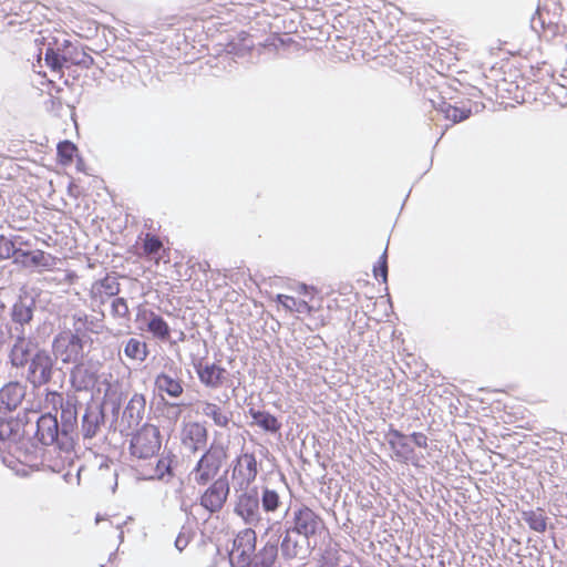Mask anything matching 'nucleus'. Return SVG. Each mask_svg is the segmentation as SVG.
I'll list each match as a JSON object with an SVG mask.
<instances>
[{
    "label": "nucleus",
    "mask_w": 567,
    "mask_h": 567,
    "mask_svg": "<svg viewBox=\"0 0 567 567\" xmlns=\"http://www.w3.org/2000/svg\"><path fill=\"white\" fill-rule=\"evenodd\" d=\"M44 61L60 79L64 75L63 68L90 69L94 64V59L78 41H71L64 31H56L52 37V41L45 50Z\"/></svg>",
    "instance_id": "1"
},
{
    "label": "nucleus",
    "mask_w": 567,
    "mask_h": 567,
    "mask_svg": "<svg viewBox=\"0 0 567 567\" xmlns=\"http://www.w3.org/2000/svg\"><path fill=\"white\" fill-rule=\"evenodd\" d=\"M257 535L251 528L240 530L234 539L229 553L233 567H271L278 555L276 544L267 543L256 553Z\"/></svg>",
    "instance_id": "2"
},
{
    "label": "nucleus",
    "mask_w": 567,
    "mask_h": 567,
    "mask_svg": "<svg viewBox=\"0 0 567 567\" xmlns=\"http://www.w3.org/2000/svg\"><path fill=\"white\" fill-rule=\"evenodd\" d=\"M295 291L300 298L279 293L276 296L275 301L280 303L287 311L307 313L312 319L315 329L327 326L330 321L329 317L322 315L316 316L320 305H318V307L313 305L315 289L300 284L296 287Z\"/></svg>",
    "instance_id": "3"
},
{
    "label": "nucleus",
    "mask_w": 567,
    "mask_h": 567,
    "mask_svg": "<svg viewBox=\"0 0 567 567\" xmlns=\"http://www.w3.org/2000/svg\"><path fill=\"white\" fill-rule=\"evenodd\" d=\"M161 434L156 425L144 424L131 440V454L137 458H152L161 449Z\"/></svg>",
    "instance_id": "4"
},
{
    "label": "nucleus",
    "mask_w": 567,
    "mask_h": 567,
    "mask_svg": "<svg viewBox=\"0 0 567 567\" xmlns=\"http://www.w3.org/2000/svg\"><path fill=\"white\" fill-rule=\"evenodd\" d=\"M292 523V532L307 539L317 536L324 528L322 517L306 505L295 509Z\"/></svg>",
    "instance_id": "5"
},
{
    "label": "nucleus",
    "mask_w": 567,
    "mask_h": 567,
    "mask_svg": "<svg viewBox=\"0 0 567 567\" xmlns=\"http://www.w3.org/2000/svg\"><path fill=\"white\" fill-rule=\"evenodd\" d=\"M258 475V463L252 453H243L235 460L231 472L233 484L238 489H248Z\"/></svg>",
    "instance_id": "6"
},
{
    "label": "nucleus",
    "mask_w": 567,
    "mask_h": 567,
    "mask_svg": "<svg viewBox=\"0 0 567 567\" xmlns=\"http://www.w3.org/2000/svg\"><path fill=\"white\" fill-rule=\"evenodd\" d=\"M60 259L44 250H22L18 249L14 262L24 268H35L39 271H52L56 268Z\"/></svg>",
    "instance_id": "7"
},
{
    "label": "nucleus",
    "mask_w": 567,
    "mask_h": 567,
    "mask_svg": "<svg viewBox=\"0 0 567 567\" xmlns=\"http://www.w3.org/2000/svg\"><path fill=\"white\" fill-rule=\"evenodd\" d=\"M241 493L238 495L235 504V513L243 518L248 525H257L261 520L259 509V498L256 488L239 489Z\"/></svg>",
    "instance_id": "8"
},
{
    "label": "nucleus",
    "mask_w": 567,
    "mask_h": 567,
    "mask_svg": "<svg viewBox=\"0 0 567 567\" xmlns=\"http://www.w3.org/2000/svg\"><path fill=\"white\" fill-rule=\"evenodd\" d=\"M228 494V483L223 480H216L202 494L200 505L209 513H217L224 507Z\"/></svg>",
    "instance_id": "9"
},
{
    "label": "nucleus",
    "mask_w": 567,
    "mask_h": 567,
    "mask_svg": "<svg viewBox=\"0 0 567 567\" xmlns=\"http://www.w3.org/2000/svg\"><path fill=\"white\" fill-rule=\"evenodd\" d=\"M208 440L207 427L198 421L186 422L181 431L182 444L192 452L206 446Z\"/></svg>",
    "instance_id": "10"
},
{
    "label": "nucleus",
    "mask_w": 567,
    "mask_h": 567,
    "mask_svg": "<svg viewBox=\"0 0 567 567\" xmlns=\"http://www.w3.org/2000/svg\"><path fill=\"white\" fill-rule=\"evenodd\" d=\"M52 361L45 352H38L31 360L28 371V380L34 386H41L51 380Z\"/></svg>",
    "instance_id": "11"
},
{
    "label": "nucleus",
    "mask_w": 567,
    "mask_h": 567,
    "mask_svg": "<svg viewBox=\"0 0 567 567\" xmlns=\"http://www.w3.org/2000/svg\"><path fill=\"white\" fill-rule=\"evenodd\" d=\"M195 370L199 381L212 389L220 388L227 379L226 369L216 363L199 362L195 365Z\"/></svg>",
    "instance_id": "12"
},
{
    "label": "nucleus",
    "mask_w": 567,
    "mask_h": 567,
    "mask_svg": "<svg viewBox=\"0 0 567 567\" xmlns=\"http://www.w3.org/2000/svg\"><path fill=\"white\" fill-rule=\"evenodd\" d=\"M120 290L121 285L117 278L106 275L92 284L90 298L100 305H104L109 298L116 296Z\"/></svg>",
    "instance_id": "13"
},
{
    "label": "nucleus",
    "mask_w": 567,
    "mask_h": 567,
    "mask_svg": "<svg viewBox=\"0 0 567 567\" xmlns=\"http://www.w3.org/2000/svg\"><path fill=\"white\" fill-rule=\"evenodd\" d=\"M59 435V424L55 414L47 412L37 422V439L44 445L54 443Z\"/></svg>",
    "instance_id": "14"
},
{
    "label": "nucleus",
    "mask_w": 567,
    "mask_h": 567,
    "mask_svg": "<svg viewBox=\"0 0 567 567\" xmlns=\"http://www.w3.org/2000/svg\"><path fill=\"white\" fill-rule=\"evenodd\" d=\"M143 255L158 265L161 261H169V248L164 247L161 238L154 234L146 233L143 239Z\"/></svg>",
    "instance_id": "15"
},
{
    "label": "nucleus",
    "mask_w": 567,
    "mask_h": 567,
    "mask_svg": "<svg viewBox=\"0 0 567 567\" xmlns=\"http://www.w3.org/2000/svg\"><path fill=\"white\" fill-rule=\"evenodd\" d=\"M389 445L394 453L396 460L408 463L412 461L414 450L408 441V436L399 430L391 429L389 431Z\"/></svg>",
    "instance_id": "16"
},
{
    "label": "nucleus",
    "mask_w": 567,
    "mask_h": 567,
    "mask_svg": "<svg viewBox=\"0 0 567 567\" xmlns=\"http://www.w3.org/2000/svg\"><path fill=\"white\" fill-rule=\"evenodd\" d=\"M229 457V443L214 437L209 447L204 452L200 458L221 468Z\"/></svg>",
    "instance_id": "17"
},
{
    "label": "nucleus",
    "mask_w": 567,
    "mask_h": 567,
    "mask_svg": "<svg viewBox=\"0 0 567 567\" xmlns=\"http://www.w3.org/2000/svg\"><path fill=\"white\" fill-rule=\"evenodd\" d=\"M202 414L210 419L219 427H228L231 422L233 413L224 406L209 401L200 403Z\"/></svg>",
    "instance_id": "18"
},
{
    "label": "nucleus",
    "mask_w": 567,
    "mask_h": 567,
    "mask_svg": "<svg viewBox=\"0 0 567 567\" xmlns=\"http://www.w3.org/2000/svg\"><path fill=\"white\" fill-rule=\"evenodd\" d=\"M23 398L22 389L18 383H9L0 390V408L13 411L21 403Z\"/></svg>",
    "instance_id": "19"
},
{
    "label": "nucleus",
    "mask_w": 567,
    "mask_h": 567,
    "mask_svg": "<svg viewBox=\"0 0 567 567\" xmlns=\"http://www.w3.org/2000/svg\"><path fill=\"white\" fill-rule=\"evenodd\" d=\"M221 468L208 463L207 461L199 458L195 467L192 471L194 482L204 486L214 480Z\"/></svg>",
    "instance_id": "20"
},
{
    "label": "nucleus",
    "mask_w": 567,
    "mask_h": 567,
    "mask_svg": "<svg viewBox=\"0 0 567 567\" xmlns=\"http://www.w3.org/2000/svg\"><path fill=\"white\" fill-rule=\"evenodd\" d=\"M221 468L208 463L207 461L199 458L195 467L192 471L194 482L204 486L214 480Z\"/></svg>",
    "instance_id": "21"
},
{
    "label": "nucleus",
    "mask_w": 567,
    "mask_h": 567,
    "mask_svg": "<svg viewBox=\"0 0 567 567\" xmlns=\"http://www.w3.org/2000/svg\"><path fill=\"white\" fill-rule=\"evenodd\" d=\"M43 409L56 415L59 410L62 411L61 417L64 419L66 414L71 416L74 412L70 406H64L63 394L56 391H48L43 400Z\"/></svg>",
    "instance_id": "22"
},
{
    "label": "nucleus",
    "mask_w": 567,
    "mask_h": 567,
    "mask_svg": "<svg viewBox=\"0 0 567 567\" xmlns=\"http://www.w3.org/2000/svg\"><path fill=\"white\" fill-rule=\"evenodd\" d=\"M249 415L251 416L255 424L268 432H277L280 430V422L278 419L267 411H259L249 409Z\"/></svg>",
    "instance_id": "23"
},
{
    "label": "nucleus",
    "mask_w": 567,
    "mask_h": 567,
    "mask_svg": "<svg viewBox=\"0 0 567 567\" xmlns=\"http://www.w3.org/2000/svg\"><path fill=\"white\" fill-rule=\"evenodd\" d=\"M155 385L158 391L165 392L173 398H177L183 393V385L181 381L166 373H161L156 377Z\"/></svg>",
    "instance_id": "24"
},
{
    "label": "nucleus",
    "mask_w": 567,
    "mask_h": 567,
    "mask_svg": "<svg viewBox=\"0 0 567 567\" xmlns=\"http://www.w3.org/2000/svg\"><path fill=\"white\" fill-rule=\"evenodd\" d=\"M30 358V342L24 338H19L10 352V360L14 367H23Z\"/></svg>",
    "instance_id": "25"
},
{
    "label": "nucleus",
    "mask_w": 567,
    "mask_h": 567,
    "mask_svg": "<svg viewBox=\"0 0 567 567\" xmlns=\"http://www.w3.org/2000/svg\"><path fill=\"white\" fill-rule=\"evenodd\" d=\"M72 383L79 389H87L93 385L96 377L90 372L83 364H78L72 369L71 372Z\"/></svg>",
    "instance_id": "26"
},
{
    "label": "nucleus",
    "mask_w": 567,
    "mask_h": 567,
    "mask_svg": "<svg viewBox=\"0 0 567 567\" xmlns=\"http://www.w3.org/2000/svg\"><path fill=\"white\" fill-rule=\"evenodd\" d=\"M147 330L153 334V337L159 340H168L171 338L168 323L161 316L154 312L151 313Z\"/></svg>",
    "instance_id": "27"
},
{
    "label": "nucleus",
    "mask_w": 567,
    "mask_h": 567,
    "mask_svg": "<svg viewBox=\"0 0 567 567\" xmlns=\"http://www.w3.org/2000/svg\"><path fill=\"white\" fill-rule=\"evenodd\" d=\"M124 353L131 360L144 361L148 354L147 346L145 342L131 338L124 347Z\"/></svg>",
    "instance_id": "28"
},
{
    "label": "nucleus",
    "mask_w": 567,
    "mask_h": 567,
    "mask_svg": "<svg viewBox=\"0 0 567 567\" xmlns=\"http://www.w3.org/2000/svg\"><path fill=\"white\" fill-rule=\"evenodd\" d=\"M523 518L534 532L544 533L547 528V517L540 508L524 512Z\"/></svg>",
    "instance_id": "29"
},
{
    "label": "nucleus",
    "mask_w": 567,
    "mask_h": 567,
    "mask_svg": "<svg viewBox=\"0 0 567 567\" xmlns=\"http://www.w3.org/2000/svg\"><path fill=\"white\" fill-rule=\"evenodd\" d=\"M56 153L59 164L69 166L78 154V147L70 141H62L56 146Z\"/></svg>",
    "instance_id": "30"
},
{
    "label": "nucleus",
    "mask_w": 567,
    "mask_h": 567,
    "mask_svg": "<svg viewBox=\"0 0 567 567\" xmlns=\"http://www.w3.org/2000/svg\"><path fill=\"white\" fill-rule=\"evenodd\" d=\"M82 344L78 337H72L65 347V350L59 352L61 360L64 363L75 362L80 358Z\"/></svg>",
    "instance_id": "31"
},
{
    "label": "nucleus",
    "mask_w": 567,
    "mask_h": 567,
    "mask_svg": "<svg viewBox=\"0 0 567 567\" xmlns=\"http://www.w3.org/2000/svg\"><path fill=\"white\" fill-rule=\"evenodd\" d=\"M261 504L265 512H276L281 504L279 494L270 488H265L261 495Z\"/></svg>",
    "instance_id": "32"
},
{
    "label": "nucleus",
    "mask_w": 567,
    "mask_h": 567,
    "mask_svg": "<svg viewBox=\"0 0 567 567\" xmlns=\"http://www.w3.org/2000/svg\"><path fill=\"white\" fill-rule=\"evenodd\" d=\"M442 111H443L445 117L447 120L453 121L454 123L466 120L471 114L470 110L460 109L457 106H453L450 104L445 105L442 109Z\"/></svg>",
    "instance_id": "33"
},
{
    "label": "nucleus",
    "mask_w": 567,
    "mask_h": 567,
    "mask_svg": "<svg viewBox=\"0 0 567 567\" xmlns=\"http://www.w3.org/2000/svg\"><path fill=\"white\" fill-rule=\"evenodd\" d=\"M17 251L18 248H16L14 243L10 238L0 234V260H6L11 257L16 258Z\"/></svg>",
    "instance_id": "34"
},
{
    "label": "nucleus",
    "mask_w": 567,
    "mask_h": 567,
    "mask_svg": "<svg viewBox=\"0 0 567 567\" xmlns=\"http://www.w3.org/2000/svg\"><path fill=\"white\" fill-rule=\"evenodd\" d=\"M111 313L115 318H127L130 308L124 298H115L111 303Z\"/></svg>",
    "instance_id": "35"
},
{
    "label": "nucleus",
    "mask_w": 567,
    "mask_h": 567,
    "mask_svg": "<svg viewBox=\"0 0 567 567\" xmlns=\"http://www.w3.org/2000/svg\"><path fill=\"white\" fill-rule=\"evenodd\" d=\"M319 567H337L339 564L338 550L333 548L326 549L319 560Z\"/></svg>",
    "instance_id": "36"
},
{
    "label": "nucleus",
    "mask_w": 567,
    "mask_h": 567,
    "mask_svg": "<svg viewBox=\"0 0 567 567\" xmlns=\"http://www.w3.org/2000/svg\"><path fill=\"white\" fill-rule=\"evenodd\" d=\"M373 274L377 279H381L382 282H386L388 280V261H386V252L380 257L378 264L373 268Z\"/></svg>",
    "instance_id": "37"
},
{
    "label": "nucleus",
    "mask_w": 567,
    "mask_h": 567,
    "mask_svg": "<svg viewBox=\"0 0 567 567\" xmlns=\"http://www.w3.org/2000/svg\"><path fill=\"white\" fill-rule=\"evenodd\" d=\"M411 439L415 443L416 446L426 449L427 447V436L421 432H413L411 434Z\"/></svg>",
    "instance_id": "38"
},
{
    "label": "nucleus",
    "mask_w": 567,
    "mask_h": 567,
    "mask_svg": "<svg viewBox=\"0 0 567 567\" xmlns=\"http://www.w3.org/2000/svg\"><path fill=\"white\" fill-rule=\"evenodd\" d=\"M188 544V537L184 534H179L175 540V546L178 550H183Z\"/></svg>",
    "instance_id": "39"
},
{
    "label": "nucleus",
    "mask_w": 567,
    "mask_h": 567,
    "mask_svg": "<svg viewBox=\"0 0 567 567\" xmlns=\"http://www.w3.org/2000/svg\"><path fill=\"white\" fill-rule=\"evenodd\" d=\"M164 470L166 472H169V465L165 458H161L157 461V472H158L159 476L164 475Z\"/></svg>",
    "instance_id": "40"
},
{
    "label": "nucleus",
    "mask_w": 567,
    "mask_h": 567,
    "mask_svg": "<svg viewBox=\"0 0 567 567\" xmlns=\"http://www.w3.org/2000/svg\"><path fill=\"white\" fill-rule=\"evenodd\" d=\"M288 547V539L287 537L282 542V548L286 549Z\"/></svg>",
    "instance_id": "41"
},
{
    "label": "nucleus",
    "mask_w": 567,
    "mask_h": 567,
    "mask_svg": "<svg viewBox=\"0 0 567 567\" xmlns=\"http://www.w3.org/2000/svg\"><path fill=\"white\" fill-rule=\"evenodd\" d=\"M102 519L100 518V516L96 517V523H100Z\"/></svg>",
    "instance_id": "42"
},
{
    "label": "nucleus",
    "mask_w": 567,
    "mask_h": 567,
    "mask_svg": "<svg viewBox=\"0 0 567 567\" xmlns=\"http://www.w3.org/2000/svg\"><path fill=\"white\" fill-rule=\"evenodd\" d=\"M30 319H31V315H30V312H28V318H27V320H30Z\"/></svg>",
    "instance_id": "43"
}]
</instances>
